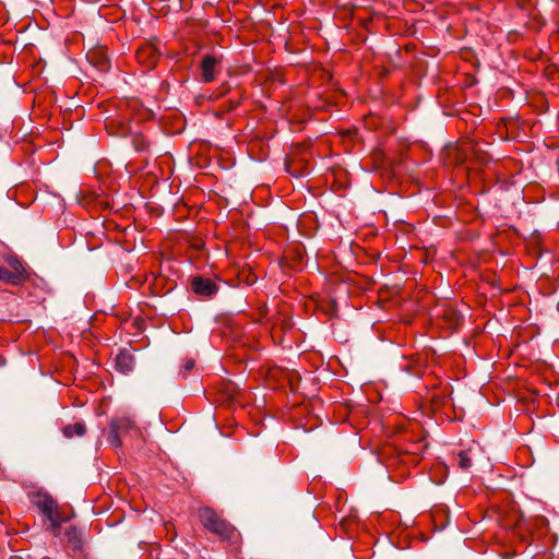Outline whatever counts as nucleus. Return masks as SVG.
<instances>
[{
    "label": "nucleus",
    "instance_id": "dca6fc26",
    "mask_svg": "<svg viewBox=\"0 0 559 559\" xmlns=\"http://www.w3.org/2000/svg\"><path fill=\"white\" fill-rule=\"evenodd\" d=\"M66 536H67L68 540L70 543L74 544L75 546H78L81 542L79 538V531L75 526H71V527L67 528Z\"/></svg>",
    "mask_w": 559,
    "mask_h": 559
},
{
    "label": "nucleus",
    "instance_id": "9d476101",
    "mask_svg": "<svg viewBox=\"0 0 559 559\" xmlns=\"http://www.w3.org/2000/svg\"><path fill=\"white\" fill-rule=\"evenodd\" d=\"M5 263L9 265L12 273H17V277L23 282L26 278V271L22 262L15 255H7Z\"/></svg>",
    "mask_w": 559,
    "mask_h": 559
},
{
    "label": "nucleus",
    "instance_id": "a211bd4d",
    "mask_svg": "<svg viewBox=\"0 0 559 559\" xmlns=\"http://www.w3.org/2000/svg\"><path fill=\"white\" fill-rule=\"evenodd\" d=\"M195 366V361L194 359L192 358H189L185 361L183 366H182V374L186 376L188 372H190Z\"/></svg>",
    "mask_w": 559,
    "mask_h": 559
},
{
    "label": "nucleus",
    "instance_id": "4468645a",
    "mask_svg": "<svg viewBox=\"0 0 559 559\" xmlns=\"http://www.w3.org/2000/svg\"><path fill=\"white\" fill-rule=\"evenodd\" d=\"M457 464L462 469H468L473 465L471 451H460L457 453Z\"/></svg>",
    "mask_w": 559,
    "mask_h": 559
},
{
    "label": "nucleus",
    "instance_id": "2eb2a0df",
    "mask_svg": "<svg viewBox=\"0 0 559 559\" xmlns=\"http://www.w3.org/2000/svg\"><path fill=\"white\" fill-rule=\"evenodd\" d=\"M132 143L136 151H146L150 147L148 141L142 134H135Z\"/></svg>",
    "mask_w": 559,
    "mask_h": 559
},
{
    "label": "nucleus",
    "instance_id": "f03ea898",
    "mask_svg": "<svg viewBox=\"0 0 559 559\" xmlns=\"http://www.w3.org/2000/svg\"><path fill=\"white\" fill-rule=\"evenodd\" d=\"M199 518L204 527L210 532L218 535L224 539L231 537L234 527L224 519H222L213 509H200Z\"/></svg>",
    "mask_w": 559,
    "mask_h": 559
},
{
    "label": "nucleus",
    "instance_id": "7ed1b4c3",
    "mask_svg": "<svg viewBox=\"0 0 559 559\" xmlns=\"http://www.w3.org/2000/svg\"><path fill=\"white\" fill-rule=\"evenodd\" d=\"M79 205L82 207H92L93 210H108L116 206L112 199L105 194H97L95 192H90L83 194L81 199H79Z\"/></svg>",
    "mask_w": 559,
    "mask_h": 559
},
{
    "label": "nucleus",
    "instance_id": "f8f14e48",
    "mask_svg": "<svg viewBox=\"0 0 559 559\" xmlns=\"http://www.w3.org/2000/svg\"><path fill=\"white\" fill-rule=\"evenodd\" d=\"M0 282L10 284V285H19L22 281L17 277V273H12L11 270L0 265Z\"/></svg>",
    "mask_w": 559,
    "mask_h": 559
},
{
    "label": "nucleus",
    "instance_id": "39448f33",
    "mask_svg": "<svg viewBox=\"0 0 559 559\" xmlns=\"http://www.w3.org/2000/svg\"><path fill=\"white\" fill-rule=\"evenodd\" d=\"M86 58L88 62L100 72H108L110 69V60L107 48L104 46L95 47L87 51Z\"/></svg>",
    "mask_w": 559,
    "mask_h": 559
},
{
    "label": "nucleus",
    "instance_id": "1a4fd4ad",
    "mask_svg": "<svg viewBox=\"0 0 559 559\" xmlns=\"http://www.w3.org/2000/svg\"><path fill=\"white\" fill-rule=\"evenodd\" d=\"M115 365L120 373L128 374L134 368V357L128 349H121L115 359Z\"/></svg>",
    "mask_w": 559,
    "mask_h": 559
},
{
    "label": "nucleus",
    "instance_id": "ddd939ff",
    "mask_svg": "<svg viewBox=\"0 0 559 559\" xmlns=\"http://www.w3.org/2000/svg\"><path fill=\"white\" fill-rule=\"evenodd\" d=\"M47 520L50 522V530L56 532L60 528L62 523L70 520V516L62 515L60 511H57L52 515L47 516Z\"/></svg>",
    "mask_w": 559,
    "mask_h": 559
},
{
    "label": "nucleus",
    "instance_id": "423d86ee",
    "mask_svg": "<svg viewBox=\"0 0 559 559\" xmlns=\"http://www.w3.org/2000/svg\"><path fill=\"white\" fill-rule=\"evenodd\" d=\"M33 504L36 506L46 518L59 511L57 501L46 492L35 493L33 497Z\"/></svg>",
    "mask_w": 559,
    "mask_h": 559
},
{
    "label": "nucleus",
    "instance_id": "6e6552de",
    "mask_svg": "<svg viewBox=\"0 0 559 559\" xmlns=\"http://www.w3.org/2000/svg\"><path fill=\"white\" fill-rule=\"evenodd\" d=\"M191 286L195 294L206 297L213 296L218 290L217 285L213 281L201 276L193 277Z\"/></svg>",
    "mask_w": 559,
    "mask_h": 559
},
{
    "label": "nucleus",
    "instance_id": "f3484780",
    "mask_svg": "<svg viewBox=\"0 0 559 559\" xmlns=\"http://www.w3.org/2000/svg\"><path fill=\"white\" fill-rule=\"evenodd\" d=\"M520 9L530 11L535 7V0H515Z\"/></svg>",
    "mask_w": 559,
    "mask_h": 559
},
{
    "label": "nucleus",
    "instance_id": "6ab92c4d",
    "mask_svg": "<svg viewBox=\"0 0 559 559\" xmlns=\"http://www.w3.org/2000/svg\"><path fill=\"white\" fill-rule=\"evenodd\" d=\"M239 105H240V98H238V99H236V100H230L229 109L234 110V109H236Z\"/></svg>",
    "mask_w": 559,
    "mask_h": 559
},
{
    "label": "nucleus",
    "instance_id": "20e7f679",
    "mask_svg": "<svg viewBox=\"0 0 559 559\" xmlns=\"http://www.w3.org/2000/svg\"><path fill=\"white\" fill-rule=\"evenodd\" d=\"M160 53L151 43H145L136 50V59L146 70L155 68L159 60Z\"/></svg>",
    "mask_w": 559,
    "mask_h": 559
},
{
    "label": "nucleus",
    "instance_id": "9b49d317",
    "mask_svg": "<svg viewBox=\"0 0 559 559\" xmlns=\"http://www.w3.org/2000/svg\"><path fill=\"white\" fill-rule=\"evenodd\" d=\"M63 436L68 439L73 436L83 437L86 432V426L84 423L69 424L62 428Z\"/></svg>",
    "mask_w": 559,
    "mask_h": 559
},
{
    "label": "nucleus",
    "instance_id": "f257e3e1",
    "mask_svg": "<svg viewBox=\"0 0 559 559\" xmlns=\"http://www.w3.org/2000/svg\"><path fill=\"white\" fill-rule=\"evenodd\" d=\"M140 435L139 428L135 426L134 420L130 417L123 416L111 419L109 424V431L107 435V442L112 448H120L122 439L134 438Z\"/></svg>",
    "mask_w": 559,
    "mask_h": 559
},
{
    "label": "nucleus",
    "instance_id": "0eeeda50",
    "mask_svg": "<svg viewBox=\"0 0 559 559\" xmlns=\"http://www.w3.org/2000/svg\"><path fill=\"white\" fill-rule=\"evenodd\" d=\"M219 59L214 55H205L202 57L200 69L202 80L205 83H210L215 80Z\"/></svg>",
    "mask_w": 559,
    "mask_h": 559
}]
</instances>
